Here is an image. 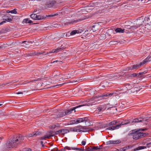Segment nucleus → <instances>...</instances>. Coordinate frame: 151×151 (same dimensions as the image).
Segmentation results:
<instances>
[{
    "instance_id": "nucleus-4",
    "label": "nucleus",
    "mask_w": 151,
    "mask_h": 151,
    "mask_svg": "<svg viewBox=\"0 0 151 151\" xmlns=\"http://www.w3.org/2000/svg\"><path fill=\"white\" fill-rule=\"evenodd\" d=\"M128 123H124L123 122H122L121 124H117L116 126L109 127V128H107L106 129L108 130H114L119 128L121 127L122 125H124Z\"/></svg>"
},
{
    "instance_id": "nucleus-20",
    "label": "nucleus",
    "mask_w": 151,
    "mask_h": 151,
    "mask_svg": "<svg viewBox=\"0 0 151 151\" xmlns=\"http://www.w3.org/2000/svg\"><path fill=\"white\" fill-rule=\"evenodd\" d=\"M146 72H141V73H134L133 74V76L134 77H139V76L141 75H142L145 73H146Z\"/></svg>"
},
{
    "instance_id": "nucleus-30",
    "label": "nucleus",
    "mask_w": 151,
    "mask_h": 151,
    "mask_svg": "<svg viewBox=\"0 0 151 151\" xmlns=\"http://www.w3.org/2000/svg\"><path fill=\"white\" fill-rule=\"evenodd\" d=\"M127 148L126 147H124L122 148H120L119 149L116 150V151H125L126 150Z\"/></svg>"
},
{
    "instance_id": "nucleus-48",
    "label": "nucleus",
    "mask_w": 151,
    "mask_h": 151,
    "mask_svg": "<svg viewBox=\"0 0 151 151\" xmlns=\"http://www.w3.org/2000/svg\"><path fill=\"white\" fill-rule=\"evenodd\" d=\"M40 80V78H38L37 80H32V81H39Z\"/></svg>"
},
{
    "instance_id": "nucleus-27",
    "label": "nucleus",
    "mask_w": 151,
    "mask_h": 151,
    "mask_svg": "<svg viewBox=\"0 0 151 151\" xmlns=\"http://www.w3.org/2000/svg\"><path fill=\"white\" fill-rule=\"evenodd\" d=\"M125 86L128 90H130L132 88V86L129 83L126 84Z\"/></svg>"
},
{
    "instance_id": "nucleus-31",
    "label": "nucleus",
    "mask_w": 151,
    "mask_h": 151,
    "mask_svg": "<svg viewBox=\"0 0 151 151\" xmlns=\"http://www.w3.org/2000/svg\"><path fill=\"white\" fill-rule=\"evenodd\" d=\"M114 144H118L121 142V141L119 140H113Z\"/></svg>"
},
{
    "instance_id": "nucleus-64",
    "label": "nucleus",
    "mask_w": 151,
    "mask_h": 151,
    "mask_svg": "<svg viewBox=\"0 0 151 151\" xmlns=\"http://www.w3.org/2000/svg\"><path fill=\"white\" fill-rule=\"evenodd\" d=\"M2 104H0V106H2Z\"/></svg>"
},
{
    "instance_id": "nucleus-56",
    "label": "nucleus",
    "mask_w": 151,
    "mask_h": 151,
    "mask_svg": "<svg viewBox=\"0 0 151 151\" xmlns=\"http://www.w3.org/2000/svg\"><path fill=\"white\" fill-rule=\"evenodd\" d=\"M10 11L9 10H7V11H6V12L8 13H10Z\"/></svg>"
},
{
    "instance_id": "nucleus-39",
    "label": "nucleus",
    "mask_w": 151,
    "mask_h": 151,
    "mask_svg": "<svg viewBox=\"0 0 151 151\" xmlns=\"http://www.w3.org/2000/svg\"><path fill=\"white\" fill-rule=\"evenodd\" d=\"M108 144H114L113 140H109L108 142Z\"/></svg>"
},
{
    "instance_id": "nucleus-34",
    "label": "nucleus",
    "mask_w": 151,
    "mask_h": 151,
    "mask_svg": "<svg viewBox=\"0 0 151 151\" xmlns=\"http://www.w3.org/2000/svg\"><path fill=\"white\" fill-rule=\"evenodd\" d=\"M11 83V82H8L6 83H2V84H0V87H1V86H2L3 85H7L8 84H9L10 83Z\"/></svg>"
},
{
    "instance_id": "nucleus-16",
    "label": "nucleus",
    "mask_w": 151,
    "mask_h": 151,
    "mask_svg": "<svg viewBox=\"0 0 151 151\" xmlns=\"http://www.w3.org/2000/svg\"><path fill=\"white\" fill-rule=\"evenodd\" d=\"M46 16H44L41 15H37V19H36V20H42L43 19H45L46 18Z\"/></svg>"
},
{
    "instance_id": "nucleus-13",
    "label": "nucleus",
    "mask_w": 151,
    "mask_h": 151,
    "mask_svg": "<svg viewBox=\"0 0 151 151\" xmlns=\"http://www.w3.org/2000/svg\"><path fill=\"white\" fill-rule=\"evenodd\" d=\"M87 119V118L86 117L77 119H76L77 124L86 121Z\"/></svg>"
},
{
    "instance_id": "nucleus-33",
    "label": "nucleus",
    "mask_w": 151,
    "mask_h": 151,
    "mask_svg": "<svg viewBox=\"0 0 151 151\" xmlns=\"http://www.w3.org/2000/svg\"><path fill=\"white\" fill-rule=\"evenodd\" d=\"M31 149L29 148H25L23 149L22 151H31Z\"/></svg>"
},
{
    "instance_id": "nucleus-15",
    "label": "nucleus",
    "mask_w": 151,
    "mask_h": 151,
    "mask_svg": "<svg viewBox=\"0 0 151 151\" xmlns=\"http://www.w3.org/2000/svg\"><path fill=\"white\" fill-rule=\"evenodd\" d=\"M106 109V108L105 106H100L99 107L97 108V110L99 111V112L103 111H104Z\"/></svg>"
},
{
    "instance_id": "nucleus-37",
    "label": "nucleus",
    "mask_w": 151,
    "mask_h": 151,
    "mask_svg": "<svg viewBox=\"0 0 151 151\" xmlns=\"http://www.w3.org/2000/svg\"><path fill=\"white\" fill-rule=\"evenodd\" d=\"M86 19V18H85L82 19H79V20H76V21H74V22H79L80 21H82L83 20H84Z\"/></svg>"
},
{
    "instance_id": "nucleus-41",
    "label": "nucleus",
    "mask_w": 151,
    "mask_h": 151,
    "mask_svg": "<svg viewBox=\"0 0 151 151\" xmlns=\"http://www.w3.org/2000/svg\"><path fill=\"white\" fill-rule=\"evenodd\" d=\"M34 136V133H33L32 134H29L28 137H32Z\"/></svg>"
},
{
    "instance_id": "nucleus-22",
    "label": "nucleus",
    "mask_w": 151,
    "mask_h": 151,
    "mask_svg": "<svg viewBox=\"0 0 151 151\" xmlns=\"http://www.w3.org/2000/svg\"><path fill=\"white\" fill-rule=\"evenodd\" d=\"M63 49V47L58 48L57 49L52 50V52H58L62 50Z\"/></svg>"
},
{
    "instance_id": "nucleus-8",
    "label": "nucleus",
    "mask_w": 151,
    "mask_h": 151,
    "mask_svg": "<svg viewBox=\"0 0 151 151\" xmlns=\"http://www.w3.org/2000/svg\"><path fill=\"white\" fill-rule=\"evenodd\" d=\"M56 3V1H55L50 0L46 3V4L48 7H51L54 6Z\"/></svg>"
},
{
    "instance_id": "nucleus-46",
    "label": "nucleus",
    "mask_w": 151,
    "mask_h": 151,
    "mask_svg": "<svg viewBox=\"0 0 151 151\" xmlns=\"http://www.w3.org/2000/svg\"><path fill=\"white\" fill-rule=\"evenodd\" d=\"M64 84V83H63L62 84H58V85H56L55 86H54V87L56 86H61L62 85H63Z\"/></svg>"
},
{
    "instance_id": "nucleus-18",
    "label": "nucleus",
    "mask_w": 151,
    "mask_h": 151,
    "mask_svg": "<svg viewBox=\"0 0 151 151\" xmlns=\"http://www.w3.org/2000/svg\"><path fill=\"white\" fill-rule=\"evenodd\" d=\"M64 111H61L57 115V118H60L63 117L65 116Z\"/></svg>"
},
{
    "instance_id": "nucleus-49",
    "label": "nucleus",
    "mask_w": 151,
    "mask_h": 151,
    "mask_svg": "<svg viewBox=\"0 0 151 151\" xmlns=\"http://www.w3.org/2000/svg\"><path fill=\"white\" fill-rule=\"evenodd\" d=\"M6 22V21H2V22H1L0 23V25H2V24H3L4 23Z\"/></svg>"
},
{
    "instance_id": "nucleus-28",
    "label": "nucleus",
    "mask_w": 151,
    "mask_h": 151,
    "mask_svg": "<svg viewBox=\"0 0 151 151\" xmlns=\"http://www.w3.org/2000/svg\"><path fill=\"white\" fill-rule=\"evenodd\" d=\"M37 15L36 14H33L30 15L32 19L36 20Z\"/></svg>"
},
{
    "instance_id": "nucleus-29",
    "label": "nucleus",
    "mask_w": 151,
    "mask_h": 151,
    "mask_svg": "<svg viewBox=\"0 0 151 151\" xmlns=\"http://www.w3.org/2000/svg\"><path fill=\"white\" fill-rule=\"evenodd\" d=\"M34 133V135L35 136H37L40 135L41 134V133L40 131H37L35 132Z\"/></svg>"
},
{
    "instance_id": "nucleus-26",
    "label": "nucleus",
    "mask_w": 151,
    "mask_h": 151,
    "mask_svg": "<svg viewBox=\"0 0 151 151\" xmlns=\"http://www.w3.org/2000/svg\"><path fill=\"white\" fill-rule=\"evenodd\" d=\"M54 135H55L54 134L50 135H49V136L45 135V136H44L43 137H41V139H42V140H43V139H45L46 138H49L50 137L53 136Z\"/></svg>"
},
{
    "instance_id": "nucleus-2",
    "label": "nucleus",
    "mask_w": 151,
    "mask_h": 151,
    "mask_svg": "<svg viewBox=\"0 0 151 151\" xmlns=\"http://www.w3.org/2000/svg\"><path fill=\"white\" fill-rule=\"evenodd\" d=\"M148 134L147 133L141 132L139 130L134 129L131 131L128 135L129 136L132 137L133 139L137 140L144 137Z\"/></svg>"
},
{
    "instance_id": "nucleus-45",
    "label": "nucleus",
    "mask_w": 151,
    "mask_h": 151,
    "mask_svg": "<svg viewBox=\"0 0 151 151\" xmlns=\"http://www.w3.org/2000/svg\"><path fill=\"white\" fill-rule=\"evenodd\" d=\"M5 20L8 22H10V21H12V19L11 18H7V19H6Z\"/></svg>"
},
{
    "instance_id": "nucleus-57",
    "label": "nucleus",
    "mask_w": 151,
    "mask_h": 151,
    "mask_svg": "<svg viewBox=\"0 0 151 151\" xmlns=\"http://www.w3.org/2000/svg\"><path fill=\"white\" fill-rule=\"evenodd\" d=\"M58 15V14H54V15H51V16H57V15Z\"/></svg>"
},
{
    "instance_id": "nucleus-1",
    "label": "nucleus",
    "mask_w": 151,
    "mask_h": 151,
    "mask_svg": "<svg viewBox=\"0 0 151 151\" xmlns=\"http://www.w3.org/2000/svg\"><path fill=\"white\" fill-rule=\"evenodd\" d=\"M24 140V137L21 135L15 136L12 139L8 141L6 143V150L10 148L16 147Z\"/></svg>"
},
{
    "instance_id": "nucleus-59",
    "label": "nucleus",
    "mask_w": 151,
    "mask_h": 151,
    "mask_svg": "<svg viewBox=\"0 0 151 151\" xmlns=\"http://www.w3.org/2000/svg\"><path fill=\"white\" fill-rule=\"evenodd\" d=\"M23 43H25V42H27L26 41H24L22 42Z\"/></svg>"
},
{
    "instance_id": "nucleus-10",
    "label": "nucleus",
    "mask_w": 151,
    "mask_h": 151,
    "mask_svg": "<svg viewBox=\"0 0 151 151\" xmlns=\"http://www.w3.org/2000/svg\"><path fill=\"white\" fill-rule=\"evenodd\" d=\"M78 148L80 150H76V151H93L92 147H91L87 148L86 150L82 148Z\"/></svg>"
},
{
    "instance_id": "nucleus-6",
    "label": "nucleus",
    "mask_w": 151,
    "mask_h": 151,
    "mask_svg": "<svg viewBox=\"0 0 151 151\" xmlns=\"http://www.w3.org/2000/svg\"><path fill=\"white\" fill-rule=\"evenodd\" d=\"M146 146H140L135 148H134V150L135 151L136 150H140L143 149H144L146 148L147 147H151V142L149 143H147L146 144Z\"/></svg>"
},
{
    "instance_id": "nucleus-43",
    "label": "nucleus",
    "mask_w": 151,
    "mask_h": 151,
    "mask_svg": "<svg viewBox=\"0 0 151 151\" xmlns=\"http://www.w3.org/2000/svg\"><path fill=\"white\" fill-rule=\"evenodd\" d=\"M54 126H55V127H54V128H55V127H59L60 126V124L58 123L55 124L54 125Z\"/></svg>"
},
{
    "instance_id": "nucleus-52",
    "label": "nucleus",
    "mask_w": 151,
    "mask_h": 151,
    "mask_svg": "<svg viewBox=\"0 0 151 151\" xmlns=\"http://www.w3.org/2000/svg\"><path fill=\"white\" fill-rule=\"evenodd\" d=\"M37 55H41L42 54V53L39 52H37Z\"/></svg>"
},
{
    "instance_id": "nucleus-25",
    "label": "nucleus",
    "mask_w": 151,
    "mask_h": 151,
    "mask_svg": "<svg viewBox=\"0 0 151 151\" xmlns=\"http://www.w3.org/2000/svg\"><path fill=\"white\" fill-rule=\"evenodd\" d=\"M116 123V122L115 121L111 122L108 124L107 127H112L113 125L115 124Z\"/></svg>"
},
{
    "instance_id": "nucleus-42",
    "label": "nucleus",
    "mask_w": 151,
    "mask_h": 151,
    "mask_svg": "<svg viewBox=\"0 0 151 151\" xmlns=\"http://www.w3.org/2000/svg\"><path fill=\"white\" fill-rule=\"evenodd\" d=\"M78 130V129H77V127H74V128H73V131L77 132V131Z\"/></svg>"
},
{
    "instance_id": "nucleus-19",
    "label": "nucleus",
    "mask_w": 151,
    "mask_h": 151,
    "mask_svg": "<svg viewBox=\"0 0 151 151\" xmlns=\"http://www.w3.org/2000/svg\"><path fill=\"white\" fill-rule=\"evenodd\" d=\"M124 30V29H122L121 28H118L116 29L115 31L116 32L122 33H123Z\"/></svg>"
},
{
    "instance_id": "nucleus-62",
    "label": "nucleus",
    "mask_w": 151,
    "mask_h": 151,
    "mask_svg": "<svg viewBox=\"0 0 151 151\" xmlns=\"http://www.w3.org/2000/svg\"><path fill=\"white\" fill-rule=\"evenodd\" d=\"M26 44V45H25V46L26 47H27V44Z\"/></svg>"
},
{
    "instance_id": "nucleus-54",
    "label": "nucleus",
    "mask_w": 151,
    "mask_h": 151,
    "mask_svg": "<svg viewBox=\"0 0 151 151\" xmlns=\"http://www.w3.org/2000/svg\"><path fill=\"white\" fill-rule=\"evenodd\" d=\"M70 22L68 23H65L64 24H65H65H70Z\"/></svg>"
},
{
    "instance_id": "nucleus-12",
    "label": "nucleus",
    "mask_w": 151,
    "mask_h": 151,
    "mask_svg": "<svg viewBox=\"0 0 151 151\" xmlns=\"http://www.w3.org/2000/svg\"><path fill=\"white\" fill-rule=\"evenodd\" d=\"M151 61V54L150 55L145 59L142 62L143 64H144L146 63Z\"/></svg>"
},
{
    "instance_id": "nucleus-7",
    "label": "nucleus",
    "mask_w": 151,
    "mask_h": 151,
    "mask_svg": "<svg viewBox=\"0 0 151 151\" xmlns=\"http://www.w3.org/2000/svg\"><path fill=\"white\" fill-rule=\"evenodd\" d=\"M66 150H80V149L78 148H76L75 147H70L68 146H66L64 148L61 149L60 150L58 149V151H66Z\"/></svg>"
},
{
    "instance_id": "nucleus-24",
    "label": "nucleus",
    "mask_w": 151,
    "mask_h": 151,
    "mask_svg": "<svg viewBox=\"0 0 151 151\" xmlns=\"http://www.w3.org/2000/svg\"><path fill=\"white\" fill-rule=\"evenodd\" d=\"M101 146H99V147L98 146H96V147H92V151H95L96 150H98V151H100L101 149Z\"/></svg>"
},
{
    "instance_id": "nucleus-35",
    "label": "nucleus",
    "mask_w": 151,
    "mask_h": 151,
    "mask_svg": "<svg viewBox=\"0 0 151 151\" xmlns=\"http://www.w3.org/2000/svg\"><path fill=\"white\" fill-rule=\"evenodd\" d=\"M55 134H61V129L55 132Z\"/></svg>"
},
{
    "instance_id": "nucleus-23",
    "label": "nucleus",
    "mask_w": 151,
    "mask_h": 151,
    "mask_svg": "<svg viewBox=\"0 0 151 151\" xmlns=\"http://www.w3.org/2000/svg\"><path fill=\"white\" fill-rule=\"evenodd\" d=\"M61 134L63 135H64L65 134L69 132L68 130L65 129H61Z\"/></svg>"
},
{
    "instance_id": "nucleus-9",
    "label": "nucleus",
    "mask_w": 151,
    "mask_h": 151,
    "mask_svg": "<svg viewBox=\"0 0 151 151\" xmlns=\"http://www.w3.org/2000/svg\"><path fill=\"white\" fill-rule=\"evenodd\" d=\"M114 93H104L102 95L100 96V97H102V99H106L108 98V97L109 96L112 95Z\"/></svg>"
},
{
    "instance_id": "nucleus-17",
    "label": "nucleus",
    "mask_w": 151,
    "mask_h": 151,
    "mask_svg": "<svg viewBox=\"0 0 151 151\" xmlns=\"http://www.w3.org/2000/svg\"><path fill=\"white\" fill-rule=\"evenodd\" d=\"M81 31H82V30L81 31H80L79 30H74L72 31L70 33V35H73L75 34L76 33H81Z\"/></svg>"
},
{
    "instance_id": "nucleus-44",
    "label": "nucleus",
    "mask_w": 151,
    "mask_h": 151,
    "mask_svg": "<svg viewBox=\"0 0 151 151\" xmlns=\"http://www.w3.org/2000/svg\"><path fill=\"white\" fill-rule=\"evenodd\" d=\"M81 144L83 145H85L86 144V142L83 141L81 142Z\"/></svg>"
},
{
    "instance_id": "nucleus-38",
    "label": "nucleus",
    "mask_w": 151,
    "mask_h": 151,
    "mask_svg": "<svg viewBox=\"0 0 151 151\" xmlns=\"http://www.w3.org/2000/svg\"><path fill=\"white\" fill-rule=\"evenodd\" d=\"M147 128H145V129H137V130H139V132L140 131H144L146 130H147Z\"/></svg>"
},
{
    "instance_id": "nucleus-11",
    "label": "nucleus",
    "mask_w": 151,
    "mask_h": 151,
    "mask_svg": "<svg viewBox=\"0 0 151 151\" xmlns=\"http://www.w3.org/2000/svg\"><path fill=\"white\" fill-rule=\"evenodd\" d=\"M143 118L142 117H139L134 119L132 121V122L138 123L142 122L143 120Z\"/></svg>"
},
{
    "instance_id": "nucleus-58",
    "label": "nucleus",
    "mask_w": 151,
    "mask_h": 151,
    "mask_svg": "<svg viewBox=\"0 0 151 151\" xmlns=\"http://www.w3.org/2000/svg\"><path fill=\"white\" fill-rule=\"evenodd\" d=\"M88 30H87V31H85V32L87 34H88Z\"/></svg>"
},
{
    "instance_id": "nucleus-21",
    "label": "nucleus",
    "mask_w": 151,
    "mask_h": 151,
    "mask_svg": "<svg viewBox=\"0 0 151 151\" xmlns=\"http://www.w3.org/2000/svg\"><path fill=\"white\" fill-rule=\"evenodd\" d=\"M99 25H93L92 26V30L93 32H96V31L98 30V27Z\"/></svg>"
},
{
    "instance_id": "nucleus-14",
    "label": "nucleus",
    "mask_w": 151,
    "mask_h": 151,
    "mask_svg": "<svg viewBox=\"0 0 151 151\" xmlns=\"http://www.w3.org/2000/svg\"><path fill=\"white\" fill-rule=\"evenodd\" d=\"M81 130L83 132H87L91 130V129L89 127H83L80 128Z\"/></svg>"
},
{
    "instance_id": "nucleus-63",
    "label": "nucleus",
    "mask_w": 151,
    "mask_h": 151,
    "mask_svg": "<svg viewBox=\"0 0 151 151\" xmlns=\"http://www.w3.org/2000/svg\"><path fill=\"white\" fill-rule=\"evenodd\" d=\"M115 42V41H112V42Z\"/></svg>"
},
{
    "instance_id": "nucleus-40",
    "label": "nucleus",
    "mask_w": 151,
    "mask_h": 151,
    "mask_svg": "<svg viewBox=\"0 0 151 151\" xmlns=\"http://www.w3.org/2000/svg\"><path fill=\"white\" fill-rule=\"evenodd\" d=\"M28 21H29V20L28 19H24L23 22H24L25 23H28Z\"/></svg>"
},
{
    "instance_id": "nucleus-61",
    "label": "nucleus",
    "mask_w": 151,
    "mask_h": 151,
    "mask_svg": "<svg viewBox=\"0 0 151 151\" xmlns=\"http://www.w3.org/2000/svg\"><path fill=\"white\" fill-rule=\"evenodd\" d=\"M41 144L42 145L43 144V142L42 141L41 142Z\"/></svg>"
},
{
    "instance_id": "nucleus-5",
    "label": "nucleus",
    "mask_w": 151,
    "mask_h": 151,
    "mask_svg": "<svg viewBox=\"0 0 151 151\" xmlns=\"http://www.w3.org/2000/svg\"><path fill=\"white\" fill-rule=\"evenodd\" d=\"M143 65H144V64H143V63L142 62L140 63L139 64H137L135 65H133L131 67H128L126 68L125 70H132L133 69L138 68Z\"/></svg>"
},
{
    "instance_id": "nucleus-47",
    "label": "nucleus",
    "mask_w": 151,
    "mask_h": 151,
    "mask_svg": "<svg viewBox=\"0 0 151 151\" xmlns=\"http://www.w3.org/2000/svg\"><path fill=\"white\" fill-rule=\"evenodd\" d=\"M55 62H58L60 64L62 62L61 61H58V60H56V61H54L53 62V63H54Z\"/></svg>"
},
{
    "instance_id": "nucleus-55",
    "label": "nucleus",
    "mask_w": 151,
    "mask_h": 151,
    "mask_svg": "<svg viewBox=\"0 0 151 151\" xmlns=\"http://www.w3.org/2000/svg\"><path fill=\"white\" fill-rule=\"evenodd\" d=\"M34 55H37V52H35L34 53Z\"/></svg>"
},
{
    "instance_id": "nucleus-3",
    "label": "nucleus",
    "mask_w": 151,
    "mask_h": 151,
    "mask_svg": "<svg viewBox=\"0 0 151 151\" xmlns=\"http://www.w3.org/2000/svg\"><path fill=\"white\" fill-rule=\"evenodd\" d=\"M90 105V104L89 103L87 104H83L79 105L78 106H77L76 107H73V108H71L69 109H68L65 111H64L65 115H68L70 114L71 113L72 111L82 106H89Z\"/></svg>"
},
{
    "instance_id": "nucleus-53",
    "label": "nucleus",
    "mask_w": 151,
    "mask_h": 151,
    "mask_svg": "<svg viewBox=\"0 0 151 151\" xmlns=\"http://www.w3.org/2000/svg\"><path fill=\"white\" fill-rule=\"evenodd\" d=\"M32 21L31 20H29L28 23H31L32 22Z\"/></svg>"
},
{
    "instance_id": "nucleus-36",
    "label": "nucleus",
    "mask_w": 151,
    "mask_h": 151,
    "mask_svg": "<svg viewBox=\"0 0 151 151\" xmlns=\"http://www.w3.org/2000/svg\"><path fill=\"white\" fill-rule=\"evenodd\" d=\"M71 122L72 124H77V120L76 119L71 121Z\"/></svg>"
},
{
    "instance_id": "nucleus-60",
    "label": "nucleus",
    "mask_w": 151,
    "mask_h": 151,
    "mask_svg": "<svg viewBox=\"0 0 151 151\" xmlns=\"http://www.w3.org/2000/svg\"><path fill=\"white\" fill-rule=\"evenodd\" d=\"M37 10H35H35H34V12H37Z\"/></svg>"
},
{
    "instance_id": "nucleus-51",
    "label": "nucleus",
    "mask_w": 151,
    "mask_h": 151,
    "mask_svg": "<svg viewBox=\"0 0 151 151\" xmlns=\"http://www.w3.org/2000/svg\"><path fill=\"white\" fill-rule=\"evenodd\" d=\"M16 93L17 94H22V92H17V93Z\"/></svg>"
},
{
    "instance_id": "nucleus-32",
    "label": "nucleus",
    "mask_w": 151,
    "mask_h": 151,
    "mask_svg": "<svg viewBox=\"0 0 151 151\" xmlns=\"http://www.w3.org/2000/svg\"><path fill=\"white\" fill-rule=\"evenodd\" d=\"M10 13L12 14H16L17 13V12L16 9L10 11Z\"/></svg>"
},
{
    "instance_id": "nucleus-50",
    "label": "nucleus",
    "mask_w": 151,
    "mask_h": 151,
    "mask_svg": "<svg viewBox=\"0 0 151 151\" xmlns=\"http://www.w3.org/2000/svg\"><path fill=\"white\" fill-rule=\"evenodd\" d=\"M58 149H52L51 150V151H58Z\"/></svg>"
}]
</instances>
